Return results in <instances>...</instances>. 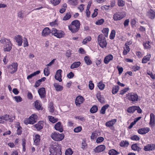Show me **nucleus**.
Returning a JSON list of instances; mask_svg holds the SVG:
<instances>
[{
    "mask_svg": "<svg viewBox=\"0 0 155 155\" xmlns=\"http://www.w3.org/2000/svg\"><path fill=\"white\" fill-rule=\"evenodd\" d=\"M50 155H61L60 147L57 143L52 145L50 147Z\"/></svg>",
    "mask_w": 155,
    "mask_h": 155,
    "instance_id": "1",
    "label": "nucleus"
},
{
    "mask_svg": "<svg viewBox=\"0 0 155 155\" xmlns=\"http://www.w3.org/2000/svg\"><path fill=\"white\" fill-rule=\"evenodd\" d=\"M0 42L3 45L4 50L5 51H9L12 48V44L9 39L5 38L1 40Z\"/></svg>",
    "mask_w": 155,
    "mask_h": 155,
    "instance_id": "2",
    "label": "nucleus"
},
{
    "mask_svg": "<svg viewBox=\"0 0 155 155\" xmlns=\"http://www.w3.org/2000/svg\"><path fill=\"white\" fill-rule=\"evenodd\" d=\"M97 41L99 46L102 48H103L106 47L107 43L105 37L103 35L101 34L98 36Z\"/></svg>",
    "mask_w": 155,
    "mask_h": 155,
    "instance_id": "3",
    "label": "nucleus"
},
{
    "mask_svg": "<svg viewBox=\"0 0 155 155\" xmlns=\"http://www.w3.org/2000/svg\"><path fill=\"white\" fill-rule=\"evenodd\" d=\"M51 33L52 35H54L55 36L59 38L64 37L65 35L63 31L58 30L55 28L52 29Z\"/></svg>",
    "mask_w": 155,
    "mask_h": 155,
    "instance_id": "4",
    "label": "nucleus"
},
{
    "mask_svg": "<svg viewBox=\"0 0 155 155\" xmlns=\"http://www.w3.org/2000/svg\"><path fill=\"white\" fill-rule=\"evenodd\" d=\"M51 138L54 140L60 141L64 137V135L63 134H60L57 132H54L51 135Z\"/></svg>",
    "mask_w": 155,
    "mask_h": 155,
    "instance_id": "5",
    "label": "nucleus"
},
{
    "mask_svg": "<svg viewBox=\"0 0 155 155\" xmlns=\"http://www.w3.org/2000/svg\"><path fill=\"white\" fill-rule=\"evenodd\" d=\"M18 66L17 63H12L8 67L9 72L11 74L14 73L17 70Z\"/></svg>",
    "mask_w": 155,
    "mask_h": 155,
    "instance_id": "6",
    "label": "nucleus"
},
{
    "mask_svg": "<svg viewBox=\"0 0 155 155\" xmlns=\"http://www.w3.org/2000/svg\"><path fill=\"white\" fill-rule=\"evenodd\" d=\"M128 99L132 102L137 101L138 100V96L136 94L133 93H129L128 95Z\"/></svg>",
    "mask_w": 155,
    "mask_h": 155,
    "instance_id": "7",
    "label": "nucleus"
},
{
    "mask_svg": "<svg viewBox=\"0 0 155 155\" xmlns=\"http://www.w3.org/2000/svg\"><path fill=\"white\" fill-rule=\"evenodd\" d=\"M125 16V14L123 12H118L116 13L113 15V19L114 21L121 20Z\"/></svg>",
    "mask_w": 155,
    "mask_h": 155,
    "instance_id": "8",
    "label": "nucleus"
},
{
    "mask_svg": "<svg viewBox=\"0 0 155 155\" xmlns=\"http://www.w3.org/2000/svg\"><path fill=\"white\" fill-rule=\"evenodd\" d=\"M150 130L149 127H144L138 129L137 132L139 134H145L148 133Z\"/></svg>",
    "mask_w": 155,
    "mask_h": 155,
    "instance_id": "9",
    "label": "nucleus"
},
{
    "mask_svg": "<svg viewBox=\"0 0 155 155\" xmlns=\"http://www.w3.org/2000/svg\"><path fill=\"white\" fill-rule=\"evenodd\" d=\"M38 92L41 98L45 97L46 95V92L45 88L42 87L40 88L38 90Z\"/></svg>",
    "mask_w": 155,
    "mask_h": 155,
    "instance_id": "10",
    "label": "nucleus"
},
{
    "mask_svg": "<svg viewBox=\"0 0 155 155\" xmlns=\"http://www.w3.org/2000/svg\"><path fill=\"white\" fill-rule=\"evenodd\" d=\"M105 148L104 145H102L96 147L94 150V151L96 153H98L104 151Z\"/></svg>",
    "mask_w": 155,
    "mask_h": 155,
    "instance_id": "11",
    "label": "nucleus"
},
{
    "mask_svg": "<svg viewBox=\"0 0 155 155\" xmlns=\"http://www.w3.org/2000/svg\"><path fill=\"white\" fill-rule=\"evenodd\" d=\"M61 72L62 71L61 70L59 69L56 72V74L55 76V79L58 81L59 82H61L62 81L61 75Z\"/></svg>",
    "mask_w": 155,
    "mask_h": 155,
    "instance_id": "12",
    "label": "nucleus"
},
{
    "mask_svg": "<svg viewBox=\"0 0 155 155\" xmlns=\"http://www.w3.org/2000/svg\"><path fill=\"white\" fill-rule=\"evenodd\" d=\"M16 41L18 43V45L19 46H21L22 45V37L20 35H18L15 36V37Z\"/></svg>",
    "mask_w": 155,
    "mask_h": 155,
    "instance_id": "13",
    "label": "nucleus"
},
{
    "mask_svg": "<svg viewBox=\"0 0 155 155\" xmlns=\"http://www.w3.org/2000/svg\"><path fill=\"white\" fill-rule=\"evenodd\" d=\"M38 117L36 115L32 114L28 118L29 120L30 124H33L36 122Z\"/></svg>",
    "mask_w": 155,
    "mask_h": 155,
    "instance_id": "14",
    "label": "nucleus"
},
{
    "mask_svg": "<svg viewBox=\"0 0 155 155\" xmlns=\"http://www.w3.org/2000/svg\"><path fill=\"white\" fill-rule=\"evenodd\" d=\"M54 128L56 130H58L60 132H62L63 131V129L61 123L60 122H58L55 125Z\"/></svg>",
    "mask_w": 155,
    "mask_h": 155,
    "instance_id": "15",
    "label": "nucleus"
},
{
    "mask_svg": "<svg viewBox=\"0 0 155 155\" xmlns=\"http://www.w3.org/2000/svg\"><path fill=\"white\" fill-rule=\"evenodd\" d=\"M84 98L83 97L80 96H78L75 100V104H76L78 106H79L81 104L83 101Z\"/></svg>",
    "mask_w": 155,
    "mask_h": 155,
    "instance_id": "16",
    "label": "nucleus"
},
{
    "mask_svg": "<svg viewBox=\"0 0 155 155\" xmlns=\"http://www.w3.org/2000/svg\"><path fill=\"white\" fill-rule=\"evenodd\" d=\"M147 15L151 19H154L155 17V12L152 10L150 9L148 12Z\"/></svg>",
    "mask_w": 155,
    "mask_h": 155,
    "instance_id": "17",
    "label": "nucleus"
},
{
    "mask_svg": "<svg viewBox=\"0 0 155 155\" xmlns=\"http://www.w3.org/2000/svg\"><path fill=\"white\" fill-rule=\"evenodd\" d=\"M155 115L153 113L150 114L149 124L152 126H154L155 125Z\"/></svg>",
    "mask_w": 155,
    "mask_h": 155,
    "instance_id": "18",
    "label": "nucleus"
},
{
    "mask_svg": "<svg viewBox=\"0 0 155 155\" xmlns=\"http://www.w3.org/2000/svg\"><path fill=\"white\" fill-rule=\"evenodd\" d=\"M51 30L49 28L46 27L42 31V35L43 36H46L49 35L51 33Z\"/></svg>",
    "mask_w": 155,
    "mask_h": 155,
    "instance_id": "19",
    "label": "nucleus"
},
{
    "mask_svg": "<svg viewBox=\"0 0 155 155\" xmlns=\"http://www.w3.org/2000/svg\"><path fill=\"white\" fill-rule=\"evenodd\" d=\"M116 119H114L108 121L106 123V126L108 127L113 126L115 123L117 122Z\"/></svg>",
    "mask_w": 155,
    "mask_h": 155,
    "instance_id": "20",
    "label": "nucleus"
},
{
    "mask_svg": "<svg viewBox=\"0 0 155 155\" xmlns=\"http://www.w3.org/2000/svg\"><path fill=\"white\" fill-rule=\"evenodd\" d=\"M113 57L112 55L109 54L106 56L104 58V62L106 64H107L110 61L112 60Z\"/></svg>",
    "mask_w": 155,
    "mask_h": 155,
    "instance_id": "21",
    "label": "nucleus"
},
{
    "mask_svg": "<svg viewBox=\"0 0 155 155\" xmlns=\"http://www.w3.org/2000/svg\"><path fill=\"white\" fill-rule=\"evenodd\" d=\"M155 147L153 144H148L145 146L144 150L145 151L152 150L154 149Z\"/></svg>",
    "mask_w": 155,
    "mask_h": 155,
    "instance_id": "22",
    "label": "nucleus"
},
{
    "mask_svg": "<svg viewBox=\"0 0 155 155\" xmlns=\"http://www.w3.org/2000/svg\"><path fill=\"white\" fill-rule=\"evenodd\" d=\"M35 108L38 110L42 109L41 102L37 100L35 102Z\"/></svg>",
    "mask_w": 155,
    "mask_h": 155,
    "instance_id": "23",
    "label": "nucleus"
},
{
    "mask_svg": "<svg viewBox=\"0 0 155 155\" xmlns=\"http://www.w3.org/2000/svg\"><path fill=\"white\" fill-rule=\"evenodd\" d=\"M73 25H74L71 24L68 26V28L72 32L74 33L78 31L79 30L78 29V28Z\"/></svg>",
    "mask_w": 155,
    "mask_h": 155,
    "instance_id": "24",
    "label": "nucleus"
},
{
    "mask_svg": "<svg viewBox=\"0 0 155 155\" xmlns=\"http://www.w3.org/2000/svg\"><path fill=\"white\" fill-rule=\"evenodd\" d=\"M43 122L42 121H39L38 123L34 125V126L38 130H39L42 128L43 125Z\"/></svg>",
    "mask_w": 155,
    "mask_h": 155,
    "instance_id": "25",
    "label": "nucleus"
},
{
    "mask_svg": "<svg viewBox=\"0 0 155 155\" xmlns=\"http://www.w3.org/2000/svg\"><path fill=\"white\" fill-rule=\"evenodd\" d=\"M34 143L36 145H38L40 140V136L38 134L35 135L34 138Z\"/></svg>",
    "mask_w": 155,
    "mask_h": 155,
    "instance_id": "26",
    "label": "nucleus"
},
{
    "mask_svg": "<svg viewBox=\"0 0 155 155\" xmlns=\"http://www.w3.org/2000/svg\"><path fill=\"white\" fill-rule=\"evenodd\" d=\"M151 56L150 54H148L144 56L142 59V63H147V61H148L150 60Z\"/></svg>",
    "mask_w": 155,
    "mask_h": 155,
    "instance_id": "27",
    "label": "nucleus"
},
{
    "mask_svg": "<svg viewBox=\"0 0 155 155\" xmlns=\"http://www.w3.org/2000/svg\"><path fill=\"white\" fill-rule=\"evenodd\" d=\"M81 63L80 61L75 62L71 66V68L74 69L78 67L80 65Z\"/></svg>",
    "mask_w": 155,
    "mask_h": 155,
    "instance_id": "28",
    "label": "nucleus"
},
{
    "mask_svg": "<svg viewBox=\"0 0 155 155\" xmlns=\"http://www.w3.org/2000/svg\"><path fill=\"white\" fill-rule=\"evenodd\" d=\"M71 24L74 25H73L75 27H76L78 28V29L79 30L80 27V23L79 21L77 20H74L72 22Z\"/></svg>",
    "mask_w": 155,
    "mask_h": 155,
    "instance_id": "29",
    "label": "nucleus"
},
{
    "mask_svg": "<svg viewBox=\"0 0 155 155\" xmlns=\"http://www.w3.org/2000/svg\"><path fill=\"white\" fill-rule=\"evenodd\" d=\"M109 107V105L107 104L102 107L100 110V113L102 114H104L105 113V111Z\"/></svg>",
    "mask_w": 155,
    "mask_h": 155,
    "instance_id": "30",
    "label": "nucleus"
},
{
    "mask_svg": "<svg viewBox=\"0 0 155 155\" xmlns=\"http://www.w3.org/2000/svg\"><path fill=\"white\" fill-rule=\"evenodd\" d=\"M131 148L134 150H137L138 151H140L141 150V148L138 147L136 143L133 144L131 146Z\"/></svg>",
    "mask_w": 155,
    "mask_h": 155,
    "instance_id": "31",
    "label": "nucleus"
},
{
    "mask_svg": "<svg viewBox=\"0 0 155 155\" xmlns=\"http://www.w3.org/2000/svg\"><path fill=\"white\" fill-rule=\"evenodd\" d=\"M119 87L118 86H114L112 88V93L113 94H116L118 91Z\"/></svg>",
    "mask_w": 155,
    "mask_h": 155,
    "instance_id": "32",
    "label": "nucleus"
},
{
    "mask_svg": "<svg viewBox=\"0 0 155 155\" xmlns=\"http://www.w3.org/2000/svg\"><path fill=\"white\" fill-rule=\"evenodd\" d=\"M84 60L86 63L87 65H90L91 64L92 62L88 56H85Z\"/></svg>",
    "mask_w": 155,
    "mask_h": 155,
    "instance_id": "33",
    "label": "nucleus"
},
{
    "mask_svg": "<svg viewBox=\"0 0 155 155\" xmlns=\"http://www.w3.org/2000/svg\"><path fill=\"white\" fill-rule=\"evenodd\" d=\"M54 86L56 90L57 91H60L63 89V87L57 83L54 84Z\"/></svg>",
    "mask_w": 155,
    "mask_h": 155,
    "instance_id": "34",
    "label": "nucleus"
},
{
    "mask_svg": "<svg viewBox=\"0 0 155 155\" xmlns=\"http://www.w3.org/2000/svg\"><path fill=\"white\" fill-rule=\"evenodd\" d=\"M136 106L130 107H129L127 110L128 113H133L136 110Z\"/></svg>",
    "mask_w": 155,
    "mask_h": 155,
    "instance_id": "35",
    "label": "nucleus"
},
{
    "mask_svg": "<svg viewBox=\"0 0 155 155\" xmlns=\"http://www.w3.org/2000/svg\"><path fill=\"white\" fill-rule=\"evenodd\" d=\"M40 72V71H37L34 72L33 73L28 75L27 77V78L28 79L31 78L33 76L39 74Z\"/></svg>",
    "mask_w": 155,
    "mask_h": 155,
    "instance_id": "36",
    "label": "nucleus"
},
{
    "mask_svg": "<svg viewBox=\"0 0 155 155\" xmlns=\"http://www.w3.org/2000/svg\"><path fill=\"white\" fill-rule=\"evenodd\" d=\"M97 107L96 105H94L90 109V112L92 113H94L97 112Z\"/></svg>",
    "mask_w": 155,
    "mask_h": 155,
    "instance_id": "37",
    "label": "nucleus"
},
{
    "mask_svg": "<svg viewBox=\"0 0 155 155\" xmlns=\"http://www.w3.org/2000/svg\"><path fill=\"white\" fill-rule=\"evenodd\" d=\"M108 153L110 155H117L119 153L116 150L112 149L109 151Z\"/></svg>",
    "mask_w": 155,
    "mask_h": 155,
    "instance_id": "38",
    "label": "nucleus"
},
{
    "mask_svg": "<svg viewBox=\"0 0 155 155\" xmlns=\"http://www.w3.org/2000/svg\"><path fill=\"white\" fill-rule=\"evenodd\" d=\"M49 120L52 123H55L57 122L58 120V119L55 118L53 117L49 116Z\"/></svg>",
    "mask_w": 155,
    "mask_h": 155,
    "instance_id": "39",
    "label": "nucleus"
},
{
    "mask_svg": "<svg viewBox=\"0 0 155 155\" xmlns=\"http://www.w3.org/2000/svg\"><path fill=\"white\" fill-rule=\"evenodd\" d=\"M102 32L104 35V37H107L108 35L109 29L108 28L103 29L102 31Z\"/></svg>",
    "mask_w": 155,
    "mask_h": 155,
    "instance_id": "40",
    "label": "nucleus"
},
{
    "mask_svg": "<svg viewBox=\"0 0 155 155\" xmlns=\"http://www.w3.org/2000/svg\"><path fill=\"white\" fill-rule=\"evenodd\" d=\"M130 49L129 46L128 45H126L125 48L124 49V51L123 53V54L124 55L127 54L128 53Z\"/></svg>",
    "mask_w": 155,
    "mask_h": 155,
    "instance_id": "41",
    "label": "nucleus"
},
{
    "mask_svg": "<svg viewBox=\"0 0 155 155\" xmlns=\"http://www.w3.org/2000/svg\"><path fill=\"white\" fill-rule=\"evenodd\" d=\"M130 139L132 140L138 141L140 140V137L137 135H134L131 136Z\"/></svg>",
    "mask_w": 155,
    "mask_h": 155,
    "instance_id": "42",
    "label": "nucleus"
},
{
    "mask_svg": "<svg viewBox=\"0 0 155 155\" xmlns=\"http://www.w3.org/2000/svg\"><path fill=\"white\" fill-rule=\"evenodd\" d=\"M129 144V143L128 141H122L120 143V146L121 147L127 146Z\"/></svg>",
    "mask_w": 155,
    "mask_h": 155,
    "instance_id": "43",
    "label": "nucleus"
},
{
    "mask_svg": "<svg viewBox=\"0 0 155 155\" xmlns=\"http://www.w3.org/2000/svg\"><path fill=\"white\" fill-rule=\"evenodd\" d=\"M71 17V14L69 12L67 13L66 15L64 17L63 20H67L69 19Z\"/></svg>",
    "mask_w": 155,
    "mask_h": 155,
    "instance_id": "44",
    "label": "nucleus"
},
{
    "mask_svg": "<svg viewBox=\"0 0 155 155\" xmlns=\"http://www.w3.org/2000/svg\"><path fill=\"white\" fill-rule=\"evenodd\" d=\"M73 153V151L70 148H69L66 150L65 152V155H71Z\"/></svg>",
    "mask_w": 155,
    "mask_h": 155,
    "instance_id": "45",
    "label": "nucleus"
},
{
    "mask_svg": "<svg viewBox=\"0 0 155 155\" xmlns=\"http://www.w3.org/2000/svg\"><path fill=\"white\" fill-rule=\"evenodd\" d=\"M44 72L45 75L46 76H48L50 74V71L48 67H47L44 69Z\"/></svg>",
    "mask_w": 155,
    "mask_h": 155,
    "instance_id": "46",
    "label": "nucleus"
},
{
    "mask_svg": "<svg viewBox=\"0 0 155 155\" xmlns=\"http://www.w3.org/2000/svg\"><path fill=\"white\" fill-rule=\"evenodd\" d=\"M61 0H51V2L54 5H58L60 2Z\"/></svg>",
    "mask_w": 155,
    "mask_h": 155,
    "instance_id": "47",
    "label": "nucleus"
},
{
    "mask_svg": "<svg viewBox=\"0 0 155 155\" xmlns=\"http://www.w3.org/2000/svg\"><path fill=\"white\" fill-rule=\"evenodd\" d=\"M97 86L101 90H103L104 89L105 84L101 82L98 83Z\"/></svg>",
    "mask_w": 155,
    "mask_h": 155,
    "instance_id": "48",
    "label": "nucleus"
},
{
    "mask_svg": "<svg viewBox=\"0 0 155 155\" xmlns=\"http://www.w3.org/2000/svg\"><path fill=\"white\" fill-rule=\"evenodd\" d=\"M24 12L22 11L21 10L18 13V16L19 18H23L24 17Z\"/></svg>",
    "mask_w": 155,
    "mask_h": 155,
    "instance_id": "49",
    "label": "nucleus"
},
{
    "mask_svg": "<svg viewBox=\"0 0 155 155\" xmlns=\"http://www.w3.org/2000/svg\"><path fill=\"white\" fill-rule=\"evenodd\" d=\"M118 5L120 7H123L125 5V2L122 0H118Z\"/></svg>",
    "mask_w": 155,
    "mask_h": 155,
    "instance_id": "50",
    "label": "nucleus"
},
{
    "mask_svg": "<svg viewBox=\"0 0 155 155\" xmlns=\"http://www.w3.org/2000/svg\"><path fill=\"white\" fill-rule=\"evenodd\" d=\"M14 98L17 102H21L22 101V98L19 96H16L14 97Z\"/></svg>",
    "mask_w": 155,
    "mask_h": 155,
    "instance_id": "51",
    "label": "nucleus"
},
{
    "mask_svg": "<svg viewBox=\"0 0 155 155\" xmlns=\"http://www.w3.org/2000/svg\"><path fill=\"white\" fill-rule=\"evenodd\" d=\"M115 31L114 30H112L111 31L110 36V38L111 39H114L115 37Z\"/></svg>",
    "mask_w": 155,
    "mask_h": 155,
    "instance_id": "52",
    "label": "nucleus"
},
{
    "mask_svg": "<svg viewBox=\"0 0 155 155\" xmlns=\"http://www.w3.org/2000/svg\"><path fill=\"white\" fill-rule=\"evenodd\" d=\"M150 42L149 41H147L146 42L143 44V46L146 49L150 48V46L149 45Z\"/></svg>",
    "mask_w": 155,
    "mask_h": 155,
    "instance_id": "53",
    "label": "nucleus"
},
{
    "mask_svg": "<svg viewBox=\"0 0 155 155\" xmlns=\"http://www.w3.org/2000/svg\"><path fill=\"white\" fill-rule=\"evenodd\" d=\"M82 130V127L81 126H78L74 129V131L75 133H78L80 132Z\"/></svg>",
    "mask_w": 155,
    "mask_h": 155,
    "instance_id": "54",
    "label": "nucleus"
},
{
    "mask_svg": "<svg viewBox=\"0 0 155 155\" xmlns=\"http://www.w3.org/2000/svg\"><path fill=\"white\" fill-rule=\"evenodd\" d=\"M49 111L51 113H53L54 111V108L53 106V104L50 103L49 107Z\"/></svg>",
    "mask_w": 155,
    "mask_h": 155,
    "instance_id": "55",
    "label": "nucleus"
},
{
    "mask_svg": "<svg viewBox=\"0 0 155 155\" xmlns=\"http://www.w3.org/2000/svg\"><path fill=\"white\" fill-rule=\"evenodd\" d=\"M129 90V88H125L121 90L120 92V94L123 95Z\"/></svg>",
    "mask_w": 155,
    "mask_h": 155,
    "instance_id": "56",
    "label": "nucleus"
},
{
    "mask_svg": "<svg viewBox=\"0 0 155 155\" xmlns=\"http://www.w3.org/2000/svg\"><path fill=\"white\" fill-rule=\"evenodd\" d=\"M89 87L91 90L93 89L94 88V84L91 81H90L89 82Z\"/></svg>",
    "mask_w": 155,
    "mask_h": 155,
    "instance_id": "57",
    "label": "nucleus"
},
{
    "mask_svg": "<svg viewBox=\"0 0 155 155\" xmlns=\"http://www.w3.org/2000/svg\"><path fill=\"white\" fill-rule=\"evenodd\" d=\"M23 40L24 42V47H26L28 46V44L27 38H24Z\"/></svg>",
    "mask_w": 155,
    "mask_h": 155,
    "instance_id": "58",
    "label": "nucleus"
},
{
    "mask_svg": "<svg viewBox=\"0 0 155 155\" xmlns=\"http://www.w3.org/2000/svg\"><path fill=\"white\" fill-rule=\"evenodd\" d=\"M70 4L73 5H76L77 4V1L76 0H69Z\"/></svg>",
    "mask_w": 155,
    "mask_h": 155,
    "instance_id": "59",
    "label": "nucleus"
},
{
    "mask_svg": "<svg viewBox=\"0 0 155 155\" xmlns=\"http://www.w3.org/2000/svg\"><path fill=\"white\" fill-rule=\"evenodd\" d=\"M2 120H4L5 121L8 120V118L9 117V115L7 114H5L4 116L1 117Z\"/></svg>",
    "mask_w": 155,
    "mask_h": 155,
    "instance_id": "60",
    "label": "nucleus"
},
{
    "mask_svg": "<svg viewBox=\"0 0 155 155\" xmlns=\"http://www.w3.org/2000/svg\"><path fill=\"white\" fill-rule=\"evenodd\" d=\"M22 145L23 147V151H25V146L26 144L25 140L24 139L22 140Z\"/></svg>",
    "mask_w": 155,
    "mask_h": 155,
    "instance_id": "61",
    "label": "nucleus"
},
{
    "mask_svg": "<svg viewBox=\"0 0 155 155\" xmlns=\"http://www.w3.org/2000/svg\"><path fill=\"white\" fill-rule=\"evenodd\" d=\"M104 22V20L101 19L97 21L96 22V24L97 25H101L103 24Z\"/></svg>",
    "mask_w": 155,
    "mask_h": 155,
    "instance_id": "62",
    "label": "nucleus"
},
{
    "mask_svg": "<svg viewBox=\"0 0 155 155\" xmlns=\"http://www.w3.org/2000/svg\"><path fill=\"white\" fill-rule=\"evenodd\" d=\"M104 140V138L102 137H98L96 140V142L97 143H100Z\"/></svg>",
    "mask_w": 155,
    "mask_h": 155,
    "instance_id": "63",
    "label": "nucleus"
},
{
    "mask_svg": "<svg viewBox=\"0 0 155 155\" xmlns=\"http://www.w3.org/2000/svg\"><path fill=\"white\" fill-rule=\"evenodd\" d=\"M140 68V67L137 65L134 66L132 68L133 70L135 71L138 70Z\"/></svg>",
    "mask_w": 155,
    "mask_h": 155,
    "instance_id": "64",
    "label": "nucleus"
}]
</instances>
